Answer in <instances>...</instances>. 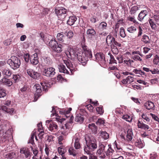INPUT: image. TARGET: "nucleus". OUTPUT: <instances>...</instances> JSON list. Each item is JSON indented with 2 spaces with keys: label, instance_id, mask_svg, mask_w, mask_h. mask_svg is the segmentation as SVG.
I'll list each match as a JSON object with an SVG mask.
<instances>
[{
  "label": "nucleus",
  "instance_id": "22",
  "mask_svg": "<svg viewBox=\"0 0 159 159\" xmlns=\"http://www.w3.org/2000/svg\"><path fill=\"white\" fill-rule=\"evenodd\" d=\"M147 15V11L146 10L142 11L139 14L138 19L140 21H142Z\"/></svg>",
  "mask_w": 159,
  "mask_h": 159
},
{
  "label": "nucleus",
  "instance_id": "42",
  "mask_svg": "<svg viewBox=\"0 0 159 159\" xmlns=\"http://www.w3.org/2000/svg\"><path fill=\"white\" fill-rule=\"evenodd\" d=\"M137 28L136 27L131 26L127 28V30L130 33H133L136 31Z\"/></svg>",
  "mask_w": 159,
  "mask_h": 159
},
{
  "label": "nucleus",
  "instance_id": "46",
  "mask_svg": "<svg viewBox=\"0 0 159 159\" xmlns=\"http://www.w3.org/2000/svg\"><path fill=\"white\" fill-rule=\"evenodd\" d=\"M65 34L68 37V38L70 39L73 37L74 34L72 31L70 30L68 32H66Z\"/></svg>",
  "mask_w": 159,
  "mask_h": 159
},
{
  "label": "nucleus",
  "instance_id": "34",
  "mask_svg": "<svg viewBox=\"0 0 159 159\" xmlns=\"http://www.w3.org/2000/svg\"><path fill=\"white\" fill-rule=\"evenodd\" d=\"M116 152L114 151L111 148H109L107 149L106 151V156H109V157H111V158L112 156Z\"/></svg>",
  "mask_w": 159,
  "mask_h": 159
},
{
  "label": "nucleus",
  "instance_id": "25",
  "mask_svg": "<svg viewBox=\"0 0 159 159\" xmlns=\"http://www.w3.org/2000/svg\"><path fill=\"white\" fill-rule=\"evenodd\" d=\"M99 134L104 139H107L109 137V134L105 130H101L99 132Z\"/></svg>",
  "mask_w": 159,
  "mask_h": 159
},
{
  "label": "nucleus",
  "instance_id": "10",
  "mask_svg": "<svg viewBox=\"0 0 159 159\" xmlns=\"http://www.w3.org/2000/svg\"><path fill=\"white\" fill-rule=\"evenodd\" d=\"M80 138L79 134H76L74 136L72 139V142L74 141V147L76 149H80L81 148V145L80 143Z\"/></svg>",
  "mask_w": 159,
  "mask_h": 159
},
{
  "label": "nucleus",
  "instance_id": "53",
  "mask_svg": "<svg viewBox=\"0 0 159 159\" xmlns=\"http://www.w3.org/2000/svg\"><path fill=\"white\" fill-rule=\"evenodd\" d=\"M30 55L28 53L25 54L23 56V58L24 59L25 61L26 62H28L29 60H30Z\"/></svg>",
  "mask_w": 159,
  "mask_h": 159
},
{
  "label": "nucleus",
  "instance_id": "7",
  "mask_svg": "<svg viewBox=\"0 0 159 159\" xmlns=\"http://www.w3.org/2000/svg\"><path fill=\"white\" fill-rule=\"evenodd\" d=\"M67 10L63 7H58L55 9V12L59 18L64 19V20L67 16L65 15L66 14Z\"/></svg>",
  "mask_w": 159,
  "mask_h": 159
},
{
  "label": "nucleus",
  "instance_id": "62",
  "mask_svg": "<svg viewBox=\"0 0 159 159\" xmlns=\"http://www.w3.org/2000/svg\"><path fill=\"white\" fill-rule=\"evenodd\" d=\"M136 145L138 146V147L139 148H142L144 146V145L141 143V141L139 142H136L135 143Z\"/></svg>",
  "mask_w": 159,
  "mask_h": 159
},
{
  "label": "nucleus",
  "instance_id": "44",
  "mask_svg": "<svg viewBox=\"0 0 159 159\" xmlns=\"http://www.w3.org/2000/svg\"><path fill=\"white\" fill-rule=\"evenodd\" d=\"M16 157V154L14 152H12L8 153L6 155V157L7 158L12 159Z\"/></svg>",
  "mask_w": 159,
  "mask_h": 159
},
{
  "label": "nucleus",
  "instance_id": "17",
  "mask_svg": "<svg viewBox=\"0 0 159 159\" xmlns=\"http://www.w3.org/2000/svg\"><path fill=\"white\" fill-rule=\"evenodd\" d=\"M20 153L24 154L26 158L31 157V153L29 149L27 148H22L20 149Z\"/></svg>",
  "mask_w": 159,
  "mask_h": 159
},
{
  "label": "nucleus",
  "instance_id": "5",
  "mask_svg": "<svg viewBox=\"0 0 159 159\" xmlns=\"http://www.w3.org/2000/svg\"><path fill=\"white\" fill-rule=\"evenodd\" d=\"M73 118V116H71L70 120L61 128V131L62 134L66 136L70 133L72 126Z\"/></svg>",
  "mask_w": 159,
  "mask_h": 159
},
{
  "label": "nucleus",
  "instance_id": "31",
  "mask_svg": "<svg viewBox=\"0 0 159 159\" xmlns=\"http://www.w3.org/2000/svg\"><path fill=\"white\" fill-rule=\"evenodd\" d=\"M71 110V108H69L67 110L63 109L59 111V112L61 114L66 115V114H69Z\"/></svg>",
  "mask_w": 159,
  "mask_h": 159
},
{
  "label": "nucleus",
  "instance_id": "32",
  "mask_svg": "<svg viewBox=\"0 0 159 159\" xmlns=\"http://www.w3.org/2000/svg\"><path fill=\"white\" fill-rule=\"evenodd\" d=\"M75 49L73 50V49H71L70 50V51H67L65 52L66 55L67 57L69 58H71L72 57V56H74L75 51Z\"/></svg>",
  "mask_w": 159,
  "mask_h": 159
},
{
  "label": "nucleus",
  "instance_id": "50",
  "mask_svg": "<svg viewBox=\"0 0 159 159\" xmlns=\"http://www.w3.org/2000/svg\"><path fill=\"white\" fill-rule=\"evenodd\" d=\"M120 36L123 38H124L125 36L124 29L123 27L120 28Z\"/></svg>",
  "mask_w": 159,
  "mask_h": 159
},
{
  "label": "nucleus",
  "instance_id": "59",
  "mask_svg": "<svg viewBox=\"0 0 159 159\" xmlns=\"http://www.w3.org/2000/svg\"><path fill=\"white\" fill-rule=\"evenodd\" d=\"M153 63L154 64L157 65L159 63V57L156 55L153 60Z\"/></svg>",
  "mask_w": 159,
  "mask_h": 159
},
{
  "label": "nucleus",
  "instance_id": "47",
  "mask_svg": "<svg viewBox=\"0 0 159 159\" xmlns=\"http://www.w3.org/2000/svg\"><path fill=\"white\" fill-rule=\"evenodd\" d=\"M57 108V107H52V110L51 111L52 113L51 114V116L52 117L53 116H57V114L56 113V108Z\"/></svg>",
  "mask_w": 159,
  "mask_h": 159
},
{
  "label": "nucleus",
  "instance_id": "14",
  "mask_svg": "<svg viewBox=\"0 0 159 159\" xmlns=\"http://www.w3.org/2000/svg\"><path fill=\"white\" fill-rule=\"evenodd\" d=\"M30 63L33 65H36L39 63L38 57L37 53H35L30 57Z\"/></svg>",
  "mask_w": 159,
  "mask_h": 159
},
{
  "label": "nucleus",
  "instance_id": "55",
  "mask_svg": "<svg viewBox=\"0 0 159 159\" xmlns=\"http://www.w3.org/2000/svg\"><path fill=\"white\" fill-rule=\"evenodd\" d=\"M114 46H115L116 47H120L121 46V44L117 42H116L115 39L114 40V42H113V44L111 45Z\"/></svg>",
  "mask_w": 159,
  "mask_h": 159
},
{
  "label": "nucleus",
  "instance_id": "30",
  "mask_svg": "<svg viewBox=\"0 0 159 159\" xmlns=\"http://www.w3.org/2000/svg\"><path fill=\"white\" fill-rule=\"evenodd\" d=\"M138 128L144 129H149V127L148 125L141 123L139 121H138Z\"/></svg>",
  "mask_w": 159,
  "mask_h": 159
},
{
  "label": "nucleus",
  "instance_id": "4",
  "mask_svg": "<svg viewBox=\"0 0 159 159\" xmlns=\"http://www.w3.org/2000/svg\"><path fill=\"white\" fill-rule=\"evenodd\" d=\"M7 63L11 68L14 70L19 68L20 65L19 59L15 56L11 57V59L8 60Z\"/></svg>",
  "mask_w": 159,
  "mask_h": 159
},
{
  "label": "nucleus",
  "instance_id": "49",
  "mask_svg": "<svg viewBox=\"0 0 159 159\" xmlns=\"http://www.w3.org/2000/svg\"><path fill=\"white\" fill-rule=\"evenodd\" d=\"M41 85L43 90H46L48 87L49 85V84L46 82L41 83Z\"/></svg>",
  "mask_w": 159,
  "mask_h": 159
},
{
  "label": "nucleus",
  "instance_id": "23",
  "mask_svg": "<svg viewBox=\"0 0 159 159\" xmlns=\"http://www.w3.org/2000/svg\"><path fill=\"white\" fill-rule=\"evenodd\" d=\"M76 17L75 16H69L67 21V23L70 25H73L76 21Z\"/></svg>",
  "mask_w": 159,
  "mask_h": 159
},
{
  "label": "nucleus",
  "instance_id": "6",
  "mask_svg": "<svg viewBox=\"0 0 159 159\" xmlns=\"http://www.w3.org/2000/svg\"><path fill=\"white\" fill-rule=\"evenodd\" d=\"M49 46L54 51L57 53H60L62 51V45L58 44L57 42L55 40H51L49 43Z\"/></svg>",
  "mask_w": 159,
  "mask_h": 159
},
{
  "label": "nucleus",
  "instance_id": "2",
  "mask_svg": "<svg viewBox=\"0 0 159 159\" xmlns=\"http://www.w3.org/2000/svg\"><path fill=\"white\" fill-rule=\"evenodd\" d=\"M84 139L86 145L84 148V151L87 154L91 155L92 152L97 148V144L95 143L96 140L93 137L88 134L85 135Z\"/></svg>",
  "mask_w": 159,
  "mask_h": 159
},
{
  "label": "nucleus",
  "instance_id": "9",
  "mask_svg": "<svg viewBox=\"0 0 159 159\" xmlns=\"http://www.w3.org/2000/svg\"><path fill=\"white\" fill-rule=\"evenodd\" d=\"M46 125L50 131L54 132L58 129V126L55 122L52 120H47L46 121Z\"/></svg>",
  "mask_w": 159,
  "mask_h": 159
},
{
  "label": "nucleus",
  "instance_id": "13",
  "mask_svg": "<svg viewBox=\"0 0 159 159\" xmlns=\"http://www.w3.org/2000/svg\"><path fill=\"white\" fill-rule=\"evenodd\" d=\"M33 88L34 89H36V93L35 94L34 101H36L37 100V99H36V98H37V97H39L41 95L40 94L42 92L41 86L39 84H36L34 85Z\"/></svg>",
  "mask_w": 159,
  "mask_h": 159
},
{
  "label": "nucleus",
  "instance_id": "37",
  "mask_svg": "<svg viewBox=\"0 0 159 159\" xmlns=\"http://www.w3.org/2000/svg\"><path fill=\"white\" fill-rule=\"evenodd\" d=\"M133 72L137 74H139L141 75H146L145 73L141 70L134 69L133 70Z\"/></svg>",
  "mask_w": 159,
  "mask_h": 159
},
{
  "label": "nucleus",
  "instance_id": "41",
  "mask_svg": "<svg viewBox=\"0 0 159 159\" xmlns=\"http://www.w3.org/2000/svg\"><path fill=\"white\" fill-rule=\"evenodd\" d=\"M107 26V24L106 22H102L99 24V27L102 30H104L106 29Z\"/></svg>",
  "mask_w": 159,
  "mask_h": 159
},
{
  "label": "nucleus",
  "instance_id": "15",
  "mask_svg": "<svg viewBox=\"0 0 159 159\" xmlns=\"http://www.w3.org/2000/svg\"><path fill=\"white\" fill-rule=\"evenodd\" d=\"M95 57L97 61L104 63L105 62L104 55L102 53H97L95 55Z\"/></svg>",
  "mask_w": 159,
  "mask_h": 159
},
{
  "label": "nucleus",
  "instance_id": "36",
  "mask_svg": "<svg viewBox=\"0 0 159 159\" xmlns=\"http://www.w3.org/2000/svg\"><path fill=\"white\" fill-rule=\"evenodd\" d=\"M69 152L70 155H72L73 156H75L77 154L76 150L74 149L73 147H70L69 148Z\"/></svg>",
  "mask_w": 159,
  "mask_h": 159
},
{
  "label": "nucleus",
  "instance_id": "26",
  "mask_svg": "<svg viewBox=\"0 0 159 159\" xmlns=\"http://www.w3.org/2000/svg\"><path fill=\"white\" fill-rule=\"evenodd\" d=\"M43 63L45 66H48L51 65L52 63V59L49 57H45Z\"/></svg>",
  "mask_w": 159,
  "mask_h": 159
},
{
  "label": "nucleus",
  "instance_id": "29",
  "mask_svg": "<svg viewBox=\"0 0 159 159\" xmlns=\"http://www.w3.org/2000/svg\"><path fill=\"white\" fill-rule=\"evenodd\" d=\"M88 127L93 132L96 133L97 130V127L94 123L90 124L89 125Z\"/></svg>",
  "mask_w": 159,
  "mask_h": 159
},
{
  "label": "nucleus",
  "instance_id": "18",
  "mask_svg": "<svg viewBox=\"0 0 159 159\" xmlns=\"http://www.w3.org/2000/svg\"><path fill=\"white\" fill-rule=\"evenodd\" d=\"M96 32L95 30L93 29H89L86 31V34L88 37L90 39H92V37L96 34Z\"/></svg>",
  "mask_w": 159,
  "mask_h": 159
},
{
  "label": "nucleus",
  "instance_id": "38",
  "mask_svg": "<svg viewBox=\"0 0 159 159\" xmlns=\"http://www.w3.org/2000/svg\"><path fill=\"white\" fill-rule=\"evenodd\" d=\"M64 35L61 33H58L57 36V39L58 40L62 42H64Z\"/></svg>",
  "mask_w": 159,
  "mask_h": 159
},
{
  "label": "nucleus",
  "instance_id": "12",
  "mask_svg": "<svg viewBox=\"0 0 159 159\" xmlns=\"http://www.w3.org/2000/svg\"><path fill=\"white\" fill-rule=\"evenodd\" d=\"M55 69L52 67L45 69L43 71L44 75L47 77H53L55 74Z\"/></svg>",
  "mask_w": 159,
  "mask_h": 159
},
{
  "label": "nucleus",
  "instance_id": "11",
  "mask_svg": "<svg viewBox=\"0 0 159 159\" xmlns=\"http://www.w3.org/2000/svg\"><path fill=\"white\" fill-rule=\"evenodd\" d=\"M26 72L29 76L33 79H38L40 76L39 73L35 71L31 68L27 69L26 70Z\"/></svg>",
  "mask_w": 159,
  "mask_h": 159
},
{
  "label": "nucleus",
  "instance_id": "61",
  "mask_svg": "<svg viewBox=\"0 0 159 159\" xmlns=\"http://www.w3.org/2000/svg\"><path fill=\"white\" fill-rule=\"evenodd\" d=\"M96 124L98 125H103L104 124V121L102 119H99L96 122Z\"/></svg>",
  "mask_w": 159,
  "mask_h": 159
},
{
  "label": "nucleus",
  "instance_id": "57",
  "mask_svg": "<svg viewBox=\"0 0 159 159\" xmlns=\"http://www.w3.org/2000/svg\"><path fill=\"white\" fill-rule=\"evenodd\" d=\"M94 37V38H93L92 37V39H91L93 41H99L101 39V38L99 34H97L95 35Z\"/></svg>",
  "mask_w": 159,
  "mask_h": 159
},
{
  "label": "nucleus",
  "instance_id": "21",
  "mask_svg": "<svg viewBox=\"0 0 159 159\" xmlns=\"http://www.w3.org/2000/svg\"><path fill=\"white\" fill-rule=\"evenodd\" d=\"M75 120L78 123H82L84 120L83 116L80 114H77L75 117Z\"/></svg>",
  "mask_w": 159,
  "mask_h": 159
},
{
  "label": "nucleus",
  "instance_id": "64",
  "mask_svg": "<svg viewBox=\"0 0 159 159\" xmlns=\"http://www.w3.org/2000/svg\"><path fill=\"white\" fill-rule=\"evenodd\" d=\"M153 18L157 22H159V15H155L153 16Z\"/></svg>",
  "mask_w": 159,
  "mask_h": 159
},
{
  "label": "nucleus",
  "instance_id": "51",
  "mask_svg": "<svg viewBox=\"0 0 159 159\" xmlns=\"http://www.w3.org/2000/svg\"><path fill=\"white\" fill-rule=\"evenodd\" d=\"M96 111L98 114H102L104 112L102 107H97L96 108Z\"/></svg>",
  "mask_w": 159,
  "mask_h": 159
},
{
  "label": "nucleus",
  "instance_id": "52",
  "mask_svg": "<svg viewBox=\"0 0 159 159\" xmlns=\"http://www.w3.org/2000/svg\"><path fill=\"white\" fill-rule=\"evenodd\" d=\"M131 58L134 60L136 61H141L142 60V59H141L140 57L138 55H134Z\"/></svg>",
  "mask_w": 159,
  "mask_h": 159
},
{
  "label": "nucleus",
  "instance_id": "28",
  "mask_svg": "<svg viewBox=\"0 0 159 159\" xmlns=\"http://www.w3.org/2000/svg\"><path fill=\"white\" fill-rule=\"evenodd\" d=\"M2 73L4 75H5L7 77L10 76L12 74L11 70L8 68H5L3 69Z\"/></svg>",
  "mask_w": 159,
  "mask_h": 159
},
{
  "label": "nucleus",
  "instance_id": "3",
  "mask_svg": "<svg viewBox=\"0 0 159 159\" xmlns=\"http://www.w3.org/2000/svg\"><path fill=\"white\" fill-rule=\"evenodd\" d=\"M64 63L66 65L68 69L66 68L65 65L62 64H60L58 66L59 71L64 73L73 74L75 70L72 63L69 61L66 60H64Z\"/></svg>",
  "mask_w": 159,
  "mask_h": 159
},
{
  "label": "nucleus",
  "instance_id": "16",
  "mask_svg": "<svg viewBox=\"0 0 159 159\" xmlns=\"http://www.w3.org/2000/svg\"><path fill=\"white\" fill-rule=\"evenodd\" d=\"M144 106L148 110L153 111L154 110L155 106L154 104L151 101H148L145 102L144 103Z\"/></svg>",
  "mask_w": 159,
  "mask_h": 159
},
{
  "label": "nucleus",
  "instance_id": "56",
  "mask_svg": "<svg viewBox=\"0 0 159 159\" xmlns=\"http://www.w3.org/2000/svg\"><path fill=\"white\" fill-rule=\"evenodd\" d=\"M142 118L146 120L147 122H149L150 120V118L146 114H143L142 116Z\"/></svg>",
  "mask_w": 159,
  "mask_h": 159
},
{
  "label": "nucleus",
  "instance_id": "43",
  "mask_svg": "<svg viewBox=\"0 0 159 159\" xmlns=\"http://www.w3.org/2000/svg\"><path fill=\"white\" fill-rule=\"evenodd\" d=\"M122 118L128 122H131L132 120V117L127 114L124 115Z\"/></svg>",
  "mask_w": 159,
  "mask_h": 159
},
{
  "label": "nucleus",
  "instance_id": "33",
  "mask_svg": "<svg viewBox=\"0 0 159 159\" xmlns=\"http://www.w3.org/2000/svg\"><path fill=\"white\" fill-rule=\"evenodd\" d=\"M58 151L59 153L61 155H63L66 152V149L63 146H61L58 148Z\"/></svg>",
  "mask_w": 159,
  "mask_h": 159
},
{
  "label": "nucleus",
  "instance_id": "1",
  "mask_svg": "<svg viewBox=\"0 0 159 159\" xmlns=\"http://www.w3.org/2000/svg\"><path fill=\"white\" fill-rule=\"evenodd\" d=\"M83 48L84 52L80 49H75L74 56L77 58L83 66H85L89 60V58H92V55L91 51L88 49L86 46L84 45Z\"/></svg>",
  "mask_w": 159,
  "mask_h": 159
},
{
  "label": "nucleus",
  "instance_id": "39",
  "mask_svg": "<svg viewBox=\"0 0 159 159\" xmlns=\"http://www.w3.org/2000/svg\"><path fill=\"white\" fill-rule=\"evenodd\" d=\"M139 9V7L137 6H134L132 7L130 10L131 14H135Z\"/></svg>",
  "mask_w": 159,
  "mask_h": 159
},
{
  "label": "nucleus",
  "instance_id": "24",
  "mask_svg": "<svg viewBox=\"0 0 159 159\" xmlns=\"http://www.w3.org/2000/svg\"><path fill=\"white\" fill-rule=\"evenodd\" d=\"M133 136L132 130L131 129H128L127 131V134L126 135L127 139L128 141H131Z\"/></svg>",
  "mask_w": 159,
  "mask_h": 159
},
{
  "label": "nucleus",
  "instance_id": "8",
  "mask_svg": "<svg viewBox=\"0 0 159 159\" xmlns=\"http://www.w3.org/2000/svg\"><path fill=\"white\" fill-rule=\"evenodd\" d=\"M106 147L102 143H100L99 146V149L98 150L97 154L101 159L104 158L106 156V152L105 151Z\"/></svg>",
  "mask_w": 159,
  "mask_h": 159
},
{
  "label": "nucleus",
  "instance_id": "20",
  "mask_svg": "<svg viewBox=\"0 0 159 159\" xmlns=\"http://www.w3.org/2000/svg\"><path fill=\"white\" fill-rule=\"evenodd\" d=\"M1 84H3L8 86H11L12 84V82L9 79H7L5 77L2 78L0 80Z\"/></svg>",
  "mask_w": 159,
  "mask_h": 159
},
{
  "label": "nucleus",
  "instance_id": "45",
  "mask_svg": "<svg viewBox=\"0 0 159 159\" xmlns=\"http://www.w3.org/2000/svg\"><path fill=\"white\" fill-rule=\"evenodd\" d=\"M20 76L18 75H14L12 79L15 83L17 82L20 79Z\"/></svg>",
  "mask_w": 159,
  "mask_h": 159
},
{
  "label": "nucleus",
  "instance_id": "58",
  "mask_svg": "<svg viewBox=\"0 0 159 159\" xmlns=\"http://www.w3.org/2000/svg\"><path fill=\"white\" fill-rule=\"evenodd\" d=\"M138 30V34L137 37H139L142 35L143 33V30L140 26H139Z\"/></svg>",
  "mask_w": 159,
  "mask_h": 159
},
{
  "label": "nucleus",
  "instance_id": "40",
  "mask_svg": "<svg viewBox=\"0 0 159 159\" xmlns=\"http://www.w3.org/2000/svg\"><path fill=\"white\" fill-rule=\"evenodd\" d=\"M149 22L152 29L153 30H155L157 26L154 23L153 20L152 19H150L149 20Z\"/></svg>",
  "mask_w": 159,
  "mask_h": 159
},
{
  "label": "nucleus",
  "instance_id": "54",
  "mask_svg": "<svg viewBox=\"0 0 159 159\" xmlns=\"http://www.w3.org/2000/svg\"><path fill=\"white\" fill-rule=\"evenodd\" d=\"M110 60L109 63H116V61L115 59L113 56L111 55L110 56Z\"/></svg>",
  "mask_w": 159,
  "mask_h": 159
},
{
  "label": "nucleus",
  "instance_id": "63",
  "mask_svg": "<svg viewBox=\"0 0 159 159\" xmlns=\"http://www.w3.org/2000/svg\"><path fill=\"white\" fill-rule=\"evenodd\" d=\"M35 132H33V133H32L31 134V137L30 139V142H31V143H32L33 142L34 139V136L35 135Z\"/></svg>",
  "mask_w": 159,
  "mask_h": 159
},
{
  "label": "nucleus",
  "instance_id": "48",
  "mask_svg": "<svg viewBox=\"0 0 159 159\" xmlns=\"http://www.w3.org/2000/svg\"><path fill=\"white\" fill-rule=\"evenodd\" d=\"M6 95V93L5 90L0 89V98H3Z\"/></svg>",
  "mask_w": 159,
  "mask_h": 159
},
{
  "label": "nucleus",
  "instance_id": "19",
  "mask_svg": "<svg viewBox=\"0 0 159 159\" xmlns=\"http://www.w3.org/2000/svg\"><path fill=\"white\" fill-rule=\"evenodd\" d=\"M134 78L133 77L128 76L126 79H124L122 80V82L124 84H130L134 81Z\"/></svg>",
  "mask_w": 159,
  "mask_h": 159
},
{
  "label": "nucleus",
  "instance_id": "60",
  "mask_svg": "<svg viewBox=\"0 0 159 159\" xmlns=\"http://www.w3.org/2000/svg\"><path fill=\"white\" fill-rule=\"evenodd\" d=\"M31 150L33 152L34 156H36L39 152L38 150L36 148H34L32 147H31Z\"/></svg>",
  "mask_w": 159,
  "mask_h": 159
},
{
  "label": "nucleus",
  "instance_id": "27",
  "mask_svg": "<svg viewBox=\"0 0 159 159\" xmlns=\"http://www.w3.org/2000/svg\"><path fill=\"white\" fill-rule=\"evenodd\" d=\"M115 39L114 37H112L110 35H108L106 38V42L108 44H110L111 46L114 42Z\"/></svg>",
  "mask_w": 159,
  "mask_h": 159
},
{
  "label": "nucleus",
  "instance_id": "35",
  "mask_svg": "<svg viewBox=\"0 0 159 159\" xmlns=\"http://www.w3.org/2000/svg\"><path fill=\"white\" fill-rule=\"evenodd\" d=\"M142 41L146 43H149L150 42V39L148 36L145 34L143 35Z\"/></svg>",
  "mask_w": 159,
  "mask_h": 159
}]
</instances>
